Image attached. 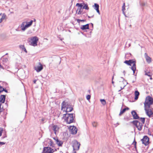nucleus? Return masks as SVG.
Here are the masks:
<instances>
[{"mask_svg":"<svg viewBox=\"0 0 153 153\" xmlns=\"http://www.w3.org/2000/svg\"><path fill=\"white\" fill-rule=\"evenodd\" d=\"M153 103V99L149 96L147 97L144 103V109L146 114L149 117H153V109L150 107Z\"/></svg>","mask_w":153,"mask_h":153,"instance_id":"f257e3e1","label":"nucleus"},{"mask_svg":"<svg viewBox=\"0 0 153 153\" xmlns=\"http://www.w3.org/2000/svg\"><path fill=\"white\" fill-rule=\"evenodd\" d=\"M73 109V106L68 102L63 101L61 104V110L66 113L71 112Z\"/></svg>","mask_w":153,"mask_h":153,"instance_id":"f03ea898","label":"nucleus"},{"mask_svg":"<svg viewBox=\"0 0 153 153\" xmlns=\"http://www.w3.org/2000/svg\"><path fill=\"white\" fill-rule=\"evenodd\" d=\"M63 118L68 124H70L73 122L74 120V114H66L63 115Z\"/></svg>","mask_w":153,"mask_h":153,"instance_id":"7ed1b4c3","label":"nucleus"},{"mask_svg":"<svg viewBox=\"0 0 153 153\" xmlns=\"http://www.w3.org/2000/svg\"><path fill=\"white\" fill-rule=\"evenodd\" d=\"M124 63L129 65L131 66L132 65V66L131 67V68L133 71V73L134 74L136 70L135 61L133 59H131L129 60H126L124 62Z\"/></svg>","mask_w":153,"mask_h":153,"instance_id":"20e7f679","label":"nucleus"},{"mask_svg":"<svg viewBox=\"0 0 153 153\" xmlns=\"http://www.w3.org/2000/svg\"><path fill=\"white\" fill-rule=\"evenodd\" d=\"M57 151L56 148H52L51 147H44L42 153H53Z\"/></svg>","mask_w":153,"mask_h":153,"instance_id":"39448f33","label":"nucleus"},{"mask_svg":"<svg viewBox=\"0 0 153 153\" xmlns=\"http://www.w3.org/2000/svg\"><path fill=\"white\" fill-rule=\"evenodd\" d=\"M132 123L136 126L138 130L141 131L142 130L143 126V124L142 123H140L137 120H134Z\"/></svg>","mask_w":153,"mask_h":153,"instance_id":"423d86ee","label":"nucleus"},{"mask_svg":"<svg viewBox=\"0 0 153 153\" xmlns=\"http://www.w3.org/2000/svg\"><path fill=\"white\" fill-rule=\"evenodd\" d=\"M80 144L76 140H74L73 142L72 146L74 150L77 151L79 150Z\"/></svg>","mask_w":153,"mask_h":153,"instance_id":"0eeeda50","label":"nucleus"},{"mask_svg":"<svg viewBox=\"0 0 153 153\" xmlns=\"http://www.w3.org/2000/svg\"><path fill=\"white\" fill-rule=\"evenodd\" d=\"M31 45L33 46H36L37 45V43L39 40L38 38L36 36H34L32 37L31 39Z\"/></svg>","mask_w":153,"mask_h":153,"instance_id":"6e6552de","label":"nucleus"},{"mask_svg":"<svg viewBox=\"0 0 153 153\" xmlns=\"http://www.w3.org/2000/svg\"><path fill=\"white\" fill-rule=\"evenodd\" d=\"M142 143L145 146L147 145L149 143V138L147 136H145L141 139Z\"/></svg>","mask_w":153,"mask_h":153,"instance_id":"1a4fd4ad","label":"nucleus"},{"mask_svg":"<svg viewBox=\"0 0 153 153\" xmlns=\"http://www.w3.org/2000/svg\"><path fill=\"white\" fill-rule=\"evenodd\" d=\"M70 130L71 134H75L77 132V128L74 126H71L70 127Z\"/></svg>","mask_w":153,"mask_h":153,"instance_id":"9d476101","label":"nucleus"},{"mask_svg":"<svg viewBox=\"0 0 153 153\" xmlns=\"http://www.w3.org/2000/svg\"><path fill=\"white\" fill-rule=\"evenodd\" d=\"M39 65L36 66L35 67V69L38 72L41 71L43 68L42 65L40 63H39Z\"/></svg>","mask_w":153,"mask_h":153,"instance_id":"9b49d317","label":"nucleus"},{"mask_svg":"<svg viewBox=\"0 0 153 153\" xmlns=\"http://www.w3.org/2000/svg\"><path fill=\"white\" fill-rule=\"evenodd\" d=\"M48 143L49 147H51L52 148H56L55 147L56 145L53 143V142L51 139H48Z\"/></svg>","mask_w":153,"mask_h":153,"instance_id":"f8f14e48","label":"nucleus"},{"mask_svg":"<svg viewBox=\"0 0 153 153\" xmlns=\"http://www.w3.org/2000/svg\"><path fill=\"white\" fill-rule=\"evenodd\" d=\"M131 114L134 119H137L139 118L136 112L134 110L131 111Z\"/></svg>","mask_w":153,"mask_h":153,"instance_id":"ddd939ff","label":"nucleus"},{"mask_svg":"<svg viewBox=\"0 0 153 153\" xmlns=\"http://www.w3.org/2000/svg\"><path fill=\"white\" fill-rule=\"evenodd\" d=\"M144 56L147 62L149 63H150L152 61L151 58L146 53H145Z\"/></svg>","mask_w":153,"mask_h":153,"instance_id":"4468645a","label":"nucleus"},{"mask_svg":"<svg viewBox=\"0 0 153 153\" xmlns=\"http://www.w3.org/2000/svg\"><path fill=\"white\" fill-rule=\"evenodd\" d=\"M26 23L27 22H23L21 25L20 27L21 30L23 31L25 30L27 28V27H25Z\"/></svg>","mask_w":153,"mask_h":153,"instance_id":"2eb2a0df","label":"nucleus"},{"mask_svg":"<svg viewBox=\"0 0 153 153\" xmlns=\"http://www.w3.org/2000/svg\"><path fill=\"white\" fill-rule=\"evenodd\" d=\"M93 7H94V9H95L97 13L99 14H100V12L99 10V5L97 3H95L94 4V5L93 6Z\"/></svg>","mask_w":153,"mask_h":153,"instance_id":"dca6fc26","label":"nucleus"},{"mask_svg":"<svg viewBox=\"0 0 153 153\" xmlns=\"http://www.w3.org/2000/svg\"><path fill=\"white\" fill-rule=\"evenodd\" d=\"M120 78L123 80L122 82L124 84V85L123 87H121V90H122L126 86V85L128 84V82H126V81L125 80V79L123 78V77H121Z\"/></svg>","mask_w":153,"mask_h":153,"instance_id":"f3484780","label":"nucleus"},{"mask_svg":"<svg viewBox=\"0 0 153 153\" xmlns=\"http://www.w3.org/2000/svg\"><path fill=\"white\" fill-rule=\"evenodd\" d=\"M52 129L54 131V133L56 134V132L59 129V128L56 125H54L52 126Z\"/></svg>","mask_w":153,"mask_h":153,"instance_id":"a211bd4d","label":"nucleus"},{"mask_svg":"<svg viewBox=\"0 0 153 153\" xmlns=\"http://www.w3.org/2000/svg\"><path fill=\"white\" fill-rule=\"evenodd\" d=\"M89 24H87L85 25H82L81 27V29L83 30L89 29Z\"/></svg>","mask_w":153,"mask_h":153,"instance_id":"6ab92c4d","label":"nucleus"},{"mask_svg":"<svg viewBox=\"0 0 153 153\" xmlns=\"http://www.w3.org/2000/svg\"><path fill=\"white\" fill-rule=\"evenodd\" d=\"M5 99V96L1 95L0 97V102L3 103L4 102Z\"/></svg>","mask_w":153,"mask_h":153,"instance_id":"aec40b11","label":"nucleus"},{"mask_svg":"<svg viewBox=\"0 0 153 153\" xmlns=\"http://www.w3.org/2000/svg\"><path fill=\"white\" fill-rule=\"evenodd\" d=\"M6 18V15L4 13L1 14H0V19L2 21Z\"/></svg>","mask_w":153,"mask_h":153,"instance_id":"412c9836","label":"nucleus"},{"mask_svg":"<svg viewBox=\"0 0 153 153\" xmlns=\"http://www.w3.org/2000/svg\"><path fill=\"white\" fill-rule=\"evenodd\" d=\"M134 94V99L135 100H137L138 99L139 96V95L140 94L139 92L137 91H136L135 92Z\"/></svg>","mask_w":153,"mask_h":153,"instance_id":"4be33fe9","label":"nucleus"},{"mask_svg":"<svg viewBox=\"0 0 153 153\" xmlns=\"http://www.w3.org/2000/svg\"><path fill=\"white\" fill-rule=\"evenodd\" d=\"M33 22V21L31 20L30 22H27V23H26L25 25V27H27V28H28L30 26H31Z\"/></svg>","mask_w":153,"mask_h":153,"instance_id":"5701e85b","label":"nucleus"},{"mask_svg":"<svg viewBox=\"0 0 153 153\" xmlns=\"http://www.w3.org/2000/svg\"><path fill=\"white\" fill-rule=\"evenodd\" d=\"M83 9H85L86 10H88L89 7L88 6V5L87 3H83Z\"/></svg>","mask_w":153,"mask_h":153,"instance_id":"b1692460","label":"nucleus"},{"mask_svg":"<svg viewBox=\"0 0 153 153\" xmlns=\"http://www.w3.org/2000/svg\"><path fill=\"white\" fill-rule=\"evenodd\" d=\"M56 143L59 146H62L63 144L62 142L59 141L58 140H56Z\"/></svg>","mask_w":153,"mask_h":153,"instance_id":"393cba45","label":"nucleus"},{"mask_svg":"<svg viewBox=\"0 0 153 153\" xmlns=\"http://www.w3.org/2000/svg\"><path fill=\"white\" fill-rule=\"evenodd\" d=\"M83 3H77L76 4V6L78 7H79L81 9V8L83 7Z\"/></svg>","mask_w":153,"mask_h":153,"instance_id":"a878e982","label":"nucleus"},{"mask_svg":"<svg viewBox=\"0 0 153 153\" xmlns=\"http://www.w3.org/2000/svg\"><path fill=\"white\" fill-rule=\"evenodd\" d=\"M100 101H101L102 104L103 105H105L106 103V102L105 100L104 99H101L100 100Z\"/></svg>","mask_w":153,"mask_h":153,"instance_id":"bb28decb","label":"nucleus"},{"mask_svg":"<svg viewBox=\"0 0 153 153\" xmlns=\"http://www.w3.org/2000/svg\"><path fill=\"white\" fill-rule=\"evenodd\" d=\"M126 111V108H124L122 110H121L119 115H121L123 113Z\"/></svg>","mask_w":153,"mask_h":153,"instance_id":"cd10ccee","label":"nucleus"},{"mask_svg":"<svg viewBox=\"0 0 153 153\" xmlns=\"http://www.w3.org/2000/svg\"><path fill=\"white\" fill-rule=\"evenodd\" d=\"M2 59L3 63H6L8 61V59L7 58H3Z\"/></svg>","mask_w":153,"mask_h":153,"instance_id":"c85d7f7f","label":"nucleus"},{"mask_svg":"<svg viewBox=\"0 0 153 153\" xmlns=\"http://www.w3.org/2000/svg\"><path fill=\"white\" fill-rule=\"evenodd\" d=\"M2 65H4V69H7L9 68V67L7 65H6L5 63H2Z\"/></svg>","mask_w":153,"mask_h":153,"instance_id":"c756f323","label":"nucleus"},{"mask_svg":"<svg viewBox=\"0 0 153 153\" xmlns=\"http://www.w3.org/2000/svg\"><path fill=\"white\" fill-rule=\"evenodd\" d=\"M92 125L94 127H96L97 125V123L95 122H94L92 123Z\"/></svg>","mask_w":153,"mask_h":153,"instance_id":"7c9ffc66","label":"nucleus"},{"mask_svg":"<svg viewBox=\"0 0 153 153\" xmlns=\"http://www.w3.org/2000/svg\"><path fill=\"white\" fill-rule=\"evenodd\" d=\"M125 3H124L122 6V10L123 13H124V11L125 10Z\"/></svg>","mask_w":153,"mask_h":153,"instance_id":"2f4dec72","label":"nucleus"},{"mask_svg":"<svg viewBox=\"0 0 153 153\" xmlns=\"http://www.w3.org/2000/svg\"><path fill=\"white\" fill-rule=\"evenodd\" d=\"M140 120L141 122H142V123L143 124L144 123L145 121V118H140Z\"/></svg>","mask_w":153,"mask_h":153,"instance_id":"473e14b6","label":"nucleus"},{"mask_svg":"<svg viewBox=\"0 0 153 153\" xmlns=\"http://www.w3.org/2000/svg\"><path fill=\"white\" fill-rule=\"evenodd\" d=\"M140 5L141 6H142V7L145 6L146 4V3L144 2H140Z\"/></svg>","mask_w":153,"mask_h":153,"instance_id":"72a5a7b5","label":"nucleus"},{"mask_svg":"<svg viewBox=\"0 0 153 153\" xmlns=\"http://www.w3.org/2000/svg\"><path fill=\"white\" fill-rule=\"evenodd\" d=\"M19 48L22 49V50H23L24 49H25V46L23 45H21L19 46Z\"/></svg>","mask_w":153,"mask_h":153,"instance_id":"f704fd0d","label":"nucleus"},{"mask_svg":"<svg viewBox=\"0 0 153 153\" xmlns=\"http://www.w3.org/2000/svg\"><path fill=\"white\" fill-rule=\"evenodd\" d=\"M145 75L149 76H151V73L149 72H146L145 73Z\"/></svg>","mask_w":153,"mask_h":153,"instance_id":"c9c22d12","label":"nucleus"},{"mask_svg":"<svg viewBox=\"0 0 153 153\" xmlns=\"http://www.w3.org/2000/svg\"><path fill=\"white\" fill-rule=\"evenodd\" d=\"M77 22L79 23L80 22H84L85 21V20H81L79 19H78L77 20Z\"/></svg>","mask_w":153,"mask_h":153,"instance_id":"e433bc0d","label":"nucleus"},{"mask_svg":"<svg viewBox=\"0 0 153 153\" xmlns=\"http://www.w3.org/2000/svg\"><path fill=\"white\" fill-rule=\"evenodd\" d=\"M3 131V128H0V137H1L2 135Z\"/></svg>","mask_w":153,"mask_h":153,"instance_id":"4c0bfd02","label":"nucleus"},{"mask_svg":"<svg viewBox=\"0 0 153 153\" xmlns=\"http://www.w3.org/2000/svg\"><path fill=\"white\" fill-rule=\"evenodd\" d=\"M4 90V88L2 87L1 86H0V93L2 92L3 91V90Z\"/></svg>","mask_w":153,"mask_h":153,"instance_id":"58836bf2","label":"nucleus"},{"mask_svg":"<svg viewBox=\"0 0 153 153\" xmlns=\"http://www.w3.org/2000/svg\"><path fill=\"white\" fill-rule=\"evenodd\" d=\"M91 98V96L90 95H88L86 96V99L87 100H88L90 99Z\"/></svg>","mask_w":153,"mask_h":153,"instance_id":"ea45409f","label":"nucleus"},{"mask_svg":"<svg viewBox=\"0 0 153 153\" xmlns=\"http://www.w3.org/2000/svg\"><path fill=\"white\" fill-rule=\"evenodd\" d=\"M136 142L135 141V140H134V142H133L132 144H133L134 146V147L135 148H136Z\"/></svg>","mask_w":153,"mask_h":153,"instance_id":"a19ab883","label":"nucleus"},{"mask_svg":"<svg viewBox=\"0 0 153 153\" xmlns=\"http://www.w3.org/2000/svg\"><path fill=\"white\" fill-rule=\"evenodd\" d=\"M81 9L80 8H79V11L77 12L78 14H81Z\"/></svg>","mask_w":153,"mask_h":153,"instance_id":"79ce46f5","label":"nucleus"},{"mask_svg":"<svg viewBox=\"0 0 153 153\" xmlns=\"http://www.w3.org/2000/svg\"><path fill=\"white\" fill-rule=\"evenodd\" d=\"M5 143L0 142V146L4 145L5 144Z\"/></svg>","mask_w":153,"mask_h":153,"instance_id":"37998d69","label":"nucleus"},{"mask_svg":"<svg viewBox=\"0 0 153 153\" xmlns=\"http://www.w3.org/2000/svg\"><path fill=\"white\" fill-rule=\"evenodd\" d=\"M53 139L56 142V140H58L57 137H54L53 138Z\"/></svg>","mask_w":153,"mask_h":153,"instance_id":"c03bdc74","label":"nucleus"},{"mask_svg":"<svg viewBox=\"0 0 153 153\" xmlns=\"http://www.w3.org/2000/svg\"><path fill=\"white\" fill-rule=\"evenodd\" d=\"M76 150H74L73 149V152H72V153H76Z\"/></svg>","mask_w":153,"mask_h":153,"instance_id":"a18cd8bd","label":"nucleus"},{"mask_svg":"<svg viewBox=\"0 0 153 153\" xmlns=\"http://www.w3.org/2000/svg\"><path fill=\"white\" fill-rule=\"evenodd\" d=\"M36 80L35 79L33 81V83H34V84H35L36 83Z\"/></svg>","mask_w":153,"mask_h":153,"instance_id":"49530a36","label":"nucleus"},{"mask_svg":"<svg viewBox=\"0 0 153 153\" xmlns=\"http://www.w3.org/2000/svg\"><path fill=\"white\" fill-rule=\"evenodd\" d=\"M3 91H5L6 92H7V90H6V89H4V90H3Z\"/></svg>","mask_w":153,"mask_h":153,"instance_id":"de8ad7c7","label":"nucleus"},{"mask_svg":"<svg viewBox=\"0 0 153 153\" xmlns=\"http://www.w3.org/2000/svg\"><path fill=\"white\" fill-rule=\"evenodd\" d=\"M23 50L24 51H25L26 53H27V50H26V49L25 48V49H23Z\"/></svg>","mask_w":153,"mask_h":153,"instance_id":"09e8293b","label":"nucleus"},{"mask_svg":"<svg viewBox=\"0 0 153 153\" xmlns=\"http://www.w3.org/2000/svg\"><path fill=\"white\" fill-rule=\"evenodd\" d=\"M126 108V110H129V108H128V107H127L126 108Z\"/></svg>","mask_w":153,"mask_h":153,"instance_id":"8fccbe9b","label":"nucleus"},{"mask_svg":"<svg viewBox=\"0 0 153 153\" xmlns=\"http://www.w3.org/2000/svg\"><path fill=\"white\" fill-rule=\"evenodd\" d=\"M123 73L124 74V75L125 76V73H126L125 71H123Z\"/></svg>","mask_w":153,"mask_h":153,"instance_id":"3c124183","label":"nucleus"},{"mask_svg":"<svg viewBox=\"0 0 153 153\" xmlns=\"http://www.w3.org/2000/svg\"><path fill=\"white\" fill-rule=\"evenodd\" d=\"M94 16V15L92 16H88V17L89 18H92Z\"/></svg>","mask_w":153,"mask_h":153,"instance_id":"603ef678","label":"nucleus"},{"mask_svg":"<svg viewBox=\"0 0 153 153\" xmlns=\"http://www.w3.org/2000/svg\"><path fill=\"white\" fill-rule=\"evenodd\" d=\"M6 136H5V137H2V139H4V138L5 137H6Z\"/></svg>","mask_w":153,"mask_h":153,"instance_id":"864d4df0","label":"nucleus"},{"mask_svg":"<svg viewBox=\"0 0 153 153\" xmlns=\"http://www.w3.org/2000/svg\"><path fill=\"white\" fill-rule=\"evenodd\" d=\"M123 13V14L126 17V15H125V13H124H124Z\"/></svg>","mask_w":153,"mask_h":153,"instance_id":"5fc2aeb1","label":"nucleus"},{"mask_svg":"<svg viewBox=\"0 0 153 153\" xmlns=\"http://www.w3.org/2000/svg\"><path fill=\"white\" fill-rule=\"evenodd\" d=\"M91 25L92 27H93V24L92 23H91Z\"/></svg>","mask_w":153,"mask_h":153,"instance_id":"6e6d98bb","label":"nucleus"},{"mask_svg":"<svg viewBox=\"0 0 153 153\" xmlns=\"http://www.w3.org/2000/svg\"><path fill=\"white\" fill-rule=\"evenodd\" d=\"M2 21L1 20V19H0V23L2 22Z\"/></svg>","mask_w":153,"mask_h":153,"instance_id":"4d7b16f0","label":"nucleus"},{"mask_svg":"<svg viewBox=\"0 0 153 153\" xmlns=\"http://www.w3.org/2000/svg\"><path fill=\"white\" fill-rule=\"evenodd\" d=\"M135 82V81H132V83H134Z\"/></svg>","mask_w":153,"mask_h":153,"instance_id":"13d9d810","label":"nucleus"},{"mask_svg":"<svg viewBox=\"0 0 153 153\" xmlns=\"http://www.w3.org/2000/svg\"><path fill=\"white\" fill-rule=\"evenodd\" d=\"M114 75H113V77H112V80L113 79V78H114Z\"/></svg>","mask_w":153,"mask_h":153,"instance_id":"bf43d9fd","label":"nucleus"},{"mask_svg":"<svg viewBox=\"0 0 153 153\" xmlns=\"http://www.w3.org/2000/svg\"><path fill=\"white\" fill-rule=\"evenodd\" d=\"M112 83L114 84V82L112 81Z\"/></svg>","mask_w":153,"mask_h":153,"instance_id":"052dcab7","label":"nucleus"},{"mask_svg":"<svg viewBox=\"0 0 153 153\" xmlns=\"http://www.w3.org/2000/svg\"><path fill=\"white\" fill-rule=\"evenodd\" d=\"M117 124L118 125H119V123H117Z\"/></svg>","mask_w":153,"mask_h":153,"instance_id":"680f3d73","label":"nucleus"},{"mask_svg":"<svg viewBox=\"0 0 153 153\" xmlns=\"http://www.w3.org/2000/svg\"><path fill=\"white\" fill-rule=\"evenodd\" d=\"M121 89H120V90H119V91H121Z\"/></svg>","mask_w":153,"mask_h":153,"instance_id":"e2e57ef3","label":"nucleus"},{"mask_svg":"<svg viewBox=\"0 0 153 153\" xmlns=\"http://www.w3.org/2000/svg\"><path fill=\"white\" fill-rule=\"evenodd\" d=\"M150 79H152V77H150Z\"/></svg>","mask_w":153,"mask_h":153,"instance_id":"0e129e2a","label":"nucleus"},{"mask_svg":"<svg viewBox=\"0 0 153 153\" xmlns=\"http://www.w3.org/2000/svg\"><path fill=\"white\" fill-rule=\"evenodd\" d=\"M130 44H129V46H130Z\"/></svg>","mask_w":153,"mask_h":153,"instance_id":"69168bd1","label":"nucleus"}]
</instances>
